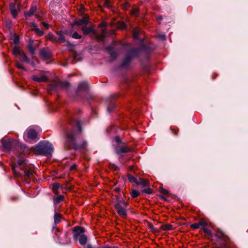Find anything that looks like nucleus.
Returning a JSON list of instances; mask_svg holds the SVG:
<instances>
[{
  "mask_svg": "<svg viewBox=\"0 0 248 248\" xmlns=\"http://www.w3.org/2000/svg\"><path fill=\"white\" fill-rule=\"evenodd\" d=\"M73 236L75 241H77L79 237L83 235L85 232V230L80 226H76L73 228Z\"/></svg>",
  "mask_w": 248,
  "mask_h": 248,
  "instance_id": "4",
  "label": "nucleus"
},
{
  "mask_svg": "<svg viewBox=\"0 0 248 248\" xmlns=\"http://www.w3.org/2000/svg\"><path fill=\"white\" fill-rule=\"evenodd\" d=\"M172 132H173V134H174V135L177 134V132L176 131L173 130V131H172Z\"/></svg>",
  "mask_w": 248,
  "mask_h": 248,
  "instance_id": "52",
  "label": "nucleus"
},
{
  "mask_svg": "<svg viewBox=\"0 0 248 248\" xmlns=\"http://www.w3.org/2000/svg\"><path fill=\"white\" fill-rule=\"evenodd\" d=\"M79 11H80V12H81V13H83V12H84L85 10H84V7L83 6V5L80 6V8H79Z\"/></svg>",
  "mask_w": 248,
  "mask_h": 248,
  "instance_id": "43",
  "label": "nucleus"
},
{
  "mask_svg": "<svg viewBox=\"0 0 248 248\" xmlns=\"http://www.w3.org/2000/svg\"><path fill=\"white\" fill-rule=\"evenodd\" d=\"M16 66L19 69H24V67L23 66V65L21 63H20L19 62H17L16 63Z\"/></svg>",
  "mask_w": 248,
  "mask_h": 248,
  "instance_id": "36",
  "label": "nucleus"
},
{
  "mask_svg": "<svg viewBox=\"0 0 248 248\" xmlns=\"http://www.w3.org/2000/svg\"><path fill=\"white\" fill-rule=\"evenodd\" d=\"M140 194V192L135 189L132 190L131 192V195L133 198L137 197Z\"/></svg>",
  "mask_w": 248,
  "mask_h": 248,
  "instance_id": "28",
  "label": "nucleus"
},
{
  "mask_svg": "<svg viewBox=\"0 0 248 248\" xmlns=\"http://www.w3.org/2000/svg\"><path fill=\"white\" fill-rule=\"evenodd\" d=\"M20 56V59L22 62H29V59L27 58V56L25 55V54L22 52L19 55Z\"/></svg>",
  "mask_w": 248,
  "mask_h": 248,
  "instance_id": "23",
  "label": "nucleus"
},
{
  "mask_svg": "<svg viewBox=\"0 0 248 248\" xmlns=\"http://www.w3.org/2000/svg\"><path fill=\"white\" fill-rule=\"evenodd\" d=\"M76 166L73 165L70 167V170H75L76 169Z\"/></svg>",
  "mask_w": 248,
  "mask_h": 248,
  "instance_id": "47",
  "label": "nucleus"
},
{
  "mask_svg": "<svg viewBox=\"0 0 248 248\" xmlns=\"http://www.w3.org/2000/svg\"><path fill=\"white\" fill-rule=\"evenodd\" d=\"M199 225L200 226V227L201 226L203 227V228H205L206 226H208V223L204 220H201L199 222Z\"/></svg>",
  "mask_w": 248,
  "mask_h": 248,
  "instance_id": "29",
  "label": "nucleus"
},
{
  "mask_svg": "<svg viewBox=\"0 0 248 248\" xmlns=\"http://www.w3.org/2000/svg\"><path fill=\"white\" fill-rule=\"evenodd\" d=\"M31 26L33 27V28H38L37 24L34 23H31Z\"/></svg>",
  "mask_w": 248,
  "mask_h": 248,
  "instance_id": "44",
  "label": "nucleus"
},
{
  "mask_svg": "<svg viewBox=\"0 0 248 248\" xmlns=\"http://www.w3.org/2000/svg\"><path fill=\"white\" fill-rule=\"evenodd\" d=\"M32 79L34 81L38 82H45L47 80V78L44 74H40L39 75H33L32 76Z\"/></svg>",
  "mask_w": 248,
  "mask_h": 248,
  "instance_id": "6",
  "label": "nucleus"
},
{
  "mask_svg": "<svg viewBox=\"0 0 248 248\" xmlns=\"http://www.w3.org/2000/svg\"><path fill=\"white\" fill-rule=\"evenodd\" d=\"M36 10V8L35 6H31L29 12L25 13V15L26 16H32Z\"/></svg>",
  "mask_w": 248,
  "mask_h": 248,
  "instance_id": "15",
  "label": "nucleus"
},
{
  "mask_svg": "<svg viewBox=\"0 0 248 248\" xmlns=\"http://www.w3.org/2000/svg\"><path fill=\"white\" fill-rule=\"evenodd\" d=\"M85 248H93L91 245L89 244L86 246V247ZM98 248H100V247H99Z\"/></svg>",
  "mask_w": 248,
  "mask_h": 248,
  "instance_id": "48",
  "label": "nucleus"
},
{
  "mask_svg": "<svg viewBox=\"0 0 248 248\" xmlns=\"http://www.w3.org/2000/svg\"><path fill=\"white\" fill-rule=\"evenodd\" d=\"M133 167L131 166V167H130V170H132V169H133Z\"/></svg>",
  "mask_w": 248,
  "mask_h": 248,
  "instance_id": "54",
  "label": "nucleus"
},
{
  "mask_svg": "<svg viewBox=\"0 0 248 248\" xmlns=\"http://www.w3.org/2000/svg\"><path fill=\"white\" fill-rule=\"evenodd\" d=\"M130 58L128 57H127L126 58H125V61H126L127 62H128L129 60H130Z\"/></svg>",
  "mask_w": 248,
  "mask_h": 248,
  "instance_id": "53",
  "label": "nucleus"
},
{
  "mask_svg": "<svg viewBox=\"0 0 248 248\" xmlns=\"http://www.w3.org/2000/svg\"><path fill=\"white\" fill-rule=\"evenodd\" d=\"M100 248H116L115 247H100Z\"/></svg>",
  "mask_w": 248,
  "mask_h": 248,
  "instance_id": "49",
  "label": "nucleus"
},
{
  "mask_svg": "<svg viewBox=\"0 0 248 248\" xmlns=\"http://www.w3.org/2000/svg\"><path fill=\"white\" fill-rule=\"evenodd\" d=\"M64 199V196L63 195H60L58 197H54L53 198V200L54 203H59L60 202H62Z\"/></svg>",
  "mask_w": 248,
  "mask_h": 248,
  "instance_id": "22",
  "label": "nucleus"
},
{
  "mask_svg": "<svg viewBox=\"0 0 248 248\" xmlns=\"http://www.w3.org/2000/svg\"><path fill=\"white\" fill-rule=\"evenodd\" d=\"M26 147V146L22 147V148H25Z\"/></svg>",
  "mask_w": 248,
  "mask_h": 248,
  "instance_id": "57",
  "label": "nucleus"
},
{
  "mask_svg": "<svg viewBox=\"0 0 248 248\" xmlns=\"http://www.w3.org/2000/svg\"><path fill=\"white\" fill-rule=\"evenodd\" d=\"M88 22V17H84L82 19H78L75 21V24L78 25H86Z\"/></svg>",
  "mask_w": 248,
  "mask_h": 248,
  "instance_id": "11",
  "label": "nucleus"
},
{
  "mask_svg": "<svg viewBox=\"0 0 248 248\" xmlns=\"http://www.w3.org/2000/svg\"><path fill=\"white\" fill-rule=\"evenodd\" d=\"M47 40L51 41L53 43H57L58 42V39L52 33L49 32L47 36Z\"/></svg>",
  "mask_w": 248,
  "mask_h": 248,
  "instance_id": "14",
  "label": "nucleus"
},
{
  "mask_svg": "<svg viewBox=\"0 0 248 248\" xmlns=\"http://www.w3.org/2000/svg\"><path fill=\"white\" fill-rule=\"evenodd\" d=\"M87 87V84L86 83L82 82L80 83V84L78 86V89L79 90H85L86 89Z\"/></svg>",
  "mask_w": 248,
  "mask_h": 248,
  "instance_id": "30",
  "label": "nucleus"
},
{
  "mask_svg": "<svg viewBox=\"0 0 248 248\" xmlns=\"http://www.w3.org/2000/svg\"><path fill=\"white\" fill-rule=\"evenodd\" d=\"M81 30L85 35H87L90 33H92L94 35L95 34V31L93 26H91L90 27L84 26L82 27Z\"/></svg>",
  "mask_w": 248,
  "mask_h": 248,
  "instance_id": "7",
  "label": "nucleus"
},
{
  "mask_svg": "<svg viewBox=\"0 0 248 248\" xmlns=\"http://www.w3.org/2000/svg\"><path fill=\"white\" fill-rule=\"evenodd\" d=\"M37 135V133L35 130L29 128L27 129L24 138L26 140H28V139L34 140L36 138Z\"/></svg>",
  "mask_w": 248,
  "mask_h": 248,
  "instance_id": "5",
  "label": "nucleus"
},
{
  "mask_svg": "<svg viewBox=\"0 0 248 248\" xmlns=\"http://www.w3.org/2000/svg\"><path fill=\"white\" fill-rule=\"evenodd\" d=\"M152 192V189L150 188H148L144 189L142 191V193H146V194H151Z\"/></svg>",
  "mask_w": 248,
  "mask_h": 248,
  "instance_id": "35",
  "label": "nucleus"
},
{
  "mask_svg": "<svg viewBox=\"0 0 248 248\" xmlns=\"http://www.w3.org/2000/svg\"><path fill=\"white\" fill-rule=\"evenodd\" d=\"M78 130L79 133L81 132V125L79 122H76V125L72 129V131L66 133L65 139L66 143L65 144V148H74L78 149L79 148H84L86 147L87 143L85 141H82L81 145L78 144V140H77V136L74 133L76 130Z\"/></svg>",
  "mask_w": 248,
  "mask_h": 248,
  "instance_id": "1",
  "label": "nucleus"
},
{
  "mask_svg": "<svg viewBox=\"0 0 248 248\" xmlns=\"http://www.w3.org/2000/svg\"><path fill=\"white\" fill-rule=\"evenodd\" d=\"M139 13V10L137 8H133L131 12V14L134 16H137Z\"/></svg>",
  "mask_w": 248,
  "mask_h": 248,
  "instance_id": "31",
  "label": "nucleus"
},
{
  "mask_svg": "<svg viewBox=\"0 0 248 248\" xmlns=\"http://www.w3.org/2000/svg\"><path fill=\"white\" fill-rule=\"evenodd\" d=\"M215 235L217 237L220 238V239H223L225 237L224 233L220 231H218L216 232L215 233Z\"/></svg>",
  "mask_w": 248,
  "mask_h": 248,
  "instance_id": "26",
  "label": "nucleus"
},
{
  "mask_svg": "<svg viewBox=\"0 0 248 248\" xmlns=\"http://www.w3.org/2000/svg\"><path fill=\"white\" fill-rule=\"evenodd\" d=\"M16 3H11L10 4V10L11 13L14 18H16L17 15V12L16 8Z\"/></svg>",
  "mask_w": 248,
  "mask_h": 248,
  "instance_id": "10",
  "label": "nucleus"
},
{
  "mask_svg": "<svg viewBox=\"0 0 248 248\" xmlns=\"http://www.w3.org/2000/svg\"><path fill=\"white\" fill-rule=\"evenodd\" d=\"M61 187V185L59 183H54L52 187V190L55 194H58V189Z\"/></svg>",
  "mask_w": 248,
  "mask_h": 248,
  "instance_id": "19",
  "label": "nucleus"
},
{
  "mask_svg": "<svg viewBox=\"0 0 248 248\" xmlns=\"http://www.w3.org/2000/svg\"><path fill=\"white\" fill-rule=\"evenodd\" d=\"M57 34L59 35L58 42L60 43H64L65 40L63 32L62 31H59L57 32Z\"/></svg>",
  "mask_w": 248,
  "mask_h": 248,
  "instance_id": "12",
  "label": "nucleus"
},
{
  "mask_svg": "<svg viewBox=\"0 0 248 248\" xmlns=\"http://www.w3.org/2000/svg\"><path fill=\"white\" fill-rule=\"evenodd\" d=\"M19 41V37L17 35H14V43L15 44L18 43Z\"/></svg>",
  "mask_w": 248,
  "mask_h": 248,
  "instance_id": "37",
  "label": "nucleus"
},
{
  "mask_svg": "<svg viewBox=\"0 0 248 248\" xmlns=\"http://www.w3.org/2000/svg\"><path fill=\"white\" fill-rule=\"evenodd\" d=\"M66 84L68 86V83H66Z\"/></svg>",
  "mask_w": 248,
  "mask_h": 248,
  "instance_id": "56",
  "label": "nucleus"
},
{
  "mask_svg": "<svg viewBox=\"0 0 248 248\" xmlns=\"http://www.w3.org/2000/svg\"><path fill=\"white\" fill-rule=\"evenodd\" d=\"M127 203L121 199L118 200L115 205V208L117 214L122 217L125 218L127 216L126 207Z\"/></svg>",
  "mask_w": 248,
  "mask_h": 248,
  "instance_id": "3",
  "label": "nucleus"
},
{
  "mask_svg": "<svg viewBox=\"0 0 248 248\" xmlns=\"http://www.w3.org/2000/svg\"><path fill=\"white\" fill-rule=\"evenodd\" d=\"M24 172L26 174H27L28 176L32 175L33 172V171L31 170H29L28 171H26V170L24 171Z\"/></svg>",
  "mask_w": 248,
  "mask_h": 248,
  "instance_id": "38",
  "label": "nucleus"
},
{
  "mask_svg": "<svg viewBox=\"0 0 248 248\" xmlns=\"http://www.w3.org/2000/svg\"><path fill=\"white\" fill-rule=\"evenodd\" d=\"M140 32H141V31H140V29H139L138 28L134 29L133 31V38L134 39H138L139 35L140 34Z\"/></svg>",
  "mask_w": 248,
  "mask_h": 248,
  "instance_id": "18",
  "label": "nucleus"
},
{
  "mask_svg": "<svg viewBox=\"0 0 248 248\" xmlns=\"http://www.w3.org/2000/svg\"><path fill=\"white\" fill-rule=\"evenodd\" d=\"M2 147L4 150L6 151L10 150L11 147V144L9 141H4L2 142Z\"/></svg>",
  "mask_w": 248,
  "mask_h": 248,
  "instance_id": "17",
  "label": "nucleus"
},
{
  "mask_svg": "<svg viewBox=\"0 0 248 248\" xmlns=\"http://www.w3.org/2000/svg\"><path fill=\"white\" fill-rule=\"evenodd\" d=\"M203 230L205 233H207L209 236H212V232L210 230L208 229L207 228H206L205 227L203 228Z\"/></svg>",
  "mask_w": 248,
  "mask_h": 248,
  "instance_id": "34",
  "label": "nucleus"
},
{
  "mask_svg": "<svg viewBox=\"0 0 248 248\" xmlns=\"http://www.w3.org/2000/svg\"><path fill=\"white\" fill-rule=\"evenodd\" d=\"M25 161L23 159H19L18 160V165L19 166H21L25 163Z\"/></svg>",
  "mask_w": 248,
  "mask_h": 248,
  "instance_id": "41",
  "label": "nucleus"
},
{
  "mask_svg": "<svg viewBox=\"0 0 248 248\" xmlns=\"http://www.w3.org/2000/svg\"><path fill=\"white\" fill-rule=\"evenodd\" d=\"M72 37L75 39H80L81 37V36L78 34L77 32H75L72 34Z\"/></svg>",
  "mask_w": 248,
  "mask_h": 248,
  "instance_id": "32",
  "label": "nucleus"
},
{
  "mask_svg": "<svg viewBox=\"0 0 248 248\" xmlns=\"http://www.w3.org/2000/svg\"><path fill=\"white\" fill-rule=\"evenodd\" d=\"M16 167V165L15 164H13L12 165V168L14 173H15V175L16 176H18V174L16 173V170H15Z\"/></svg>",
  "mask_w": 248,
  "mask_h": 248,
  "instance_id": "39",
  "label": "nucleus"
},
{
  "mask_svg": "<svg viewBox=\"0 0 248 248\" xmlns=\"http://www.w3.org/2000/svg\"><path fill=\"white\" fill-rule=\"evenodd\" d=\"M31 30L34 31L39 36H42L44 34V32L40 30L38 28H32Z\"/></svg>",
  "mask_w": 248,
  "mask_h": 248,
  "instance_id": "27",
  "label": "nucleus"
},
{
  "mask_svg": "<svg viewBox=\"0 0 248 248\" xmlns=\"http://www.w3.org/2000/svg\"><path fill=\"white\" fill-rule=\"evenodd\" d=\"M40 56L44 59H48L51 56V53L49 50L47 48L42 49L40 52Z\"/></svg>",
  "mask_w": 248,
  "mask_h": 248,
  "instance_id": "9",
  "label": "nucleus"
},
{
  "mask_svg": "<svg viewBox=\"0 0 248 248\" xmlns=\"http://www.w3.org/2000/svg\"><path fill=\"white\" fill-rule=\"evenodd\" d=\"M105 4L106 6H109V0H105Z\"/></svg>",
  "mask_w": 248,
  "mask_h": 248,
  "instance_id": "46",
  "label": "nucleus"
},
{
  "mask_svg": "<svg viewBox=\"0 0 248 248\" xmlns=\"http://www.w3.org/2000/svg\"><path fill=\"white\" fill-rule=\"evenodd\" d=\"M137 184L140 185L143 187H146L148 186V182L145 179L139 178Z\"/></svg>",
  "mask_w": 248,
  "mask_h": 248,
  "instance_id": "13",
  "label": "nucleus"
},
{
  "mask_svg": "<svg viewBox=\"0 0 248 248\" xmlns=\"http://www.w3.org/2000/svg\"><path fill=\"white\" fill-rule=\"evenodd\" d=\"M129 4L128 2H126L123 5L124 8L125 9L128 8L129 7Z\"/></svg>",
  "mask_w": 248,
  "mask_h": 248,
  "instance_id": "42",
  "label": "nucleus"
},
{
  "mask_svg": "<svg viewBox=\"0 0 248 248\" xmlns=\"http://www.w3.org/2000/svg\"><path fill=\"white\" fill-rule=\"evenodd\" d=\"M61 218L62 216L60 214L55 213L54 217L55 223L58 224L60 223L61 220Z\"/></svg>",
  "mask_w": 248,
  "mask_h": 248,
  "instance_id": "20",
  "label": "nucleus"
},
{
  "mask_svg": "<svg viewBox=\"0 0 248 248\" xmlns=\"http://www.w3.org/2000/svg\"><path fill=\"white\" fill-rule=\"evenodd\" d=\"M130 151V148L125 145H119L116 148V151L118 154L127 153Z\"/></svg>",
  "mask_w": 248,
  "mask_h": 248,
  "instance_id": "8",
  "label": "nucleus"
},
{
  "mask_svg": "<svg viewBox=\"0 0 248 248\" xmlns=\"http://www.w3.org/2000/svg\"><path fill=\"white\" fill-rule=\"evenodd\" d=\"M79 56L78 55H75L74 56V60H76V59H77V58Z\"/></svg>",
  "mask_w": 248,
  "mask_h": 248,
  "instance_id": "50",
  "label": "nucleus"
},
{
  "mask_svg": "<svg viewBox=\"0 0 248 248\" xmlns=\"http://www.w3.org/2000/svg\"><path fill=\"white\" fill-rule=\"evenodd\" d=\"M127 177H128V180L130 182H133V183H136V184L138 183V179L134 177L132 175H131V174H128L127 175Z\"/></svg>",
  "mask_w": 248,
  "mask_h": 248,
  "instance_id": "24",
  "label": "nucleus"
},
{
  "mask_svg": "<svg viewBox=\"0 0 248 248\" xmlns=\"http://www.w3.org/2000/svg\"><path fill=\"white\" fill-rule=\"evenodd\" d=\"M78 239L80 245H84L87 242V237L86 235L83 234L79 237Z\"/></svg>",
  "mask_w": 248,
  "mask_h": 248,
  "instance_id": "16",
  "label": "nucleus"
},
{
  "mask_svg": "<svg viewBox=\"0 0 248 248\" xmlns=\"http://www.w3.org/2000/svg\"><path fill=\"white\" fill-rule=\"evenodd\" d=\"M53 151L52 145L48 142L40 143L36 146L35 152L38 154L43 155L48 157L51 155Z\"/></svg>",
  "mask_w": 248,
  "mask_h": 248,
  "instance_id": "2",
  "label": "nucleus"
},
{
  "mask_svg": "<svg viewBox=\"0 0 248 248\" xmlns=\"http://www.w3.org/2000/svg\"><path fill=\"white\" fill-rule=\"evenodd\" d=\"M22 51L18 46H15L13 49V53L14 55H19Z\"/></svg>",
  "mask_w": 248,
  "mask_h": 248,
  "instance_id": "21",
  "label": "nucleus"
},
{
  "mask_svg": "<svg viewBox=\"0 0 248 248\" xmlns=\"http://www.w3.org/2000/svg\"><path fill=\"white\" fill-rule=\"evenodd\" d=\"M121 25L122 26H121V28H123L125 27V24L124 23H122Z\"/></svg>",
  "mask_w": 248,
  "mask_h": 248,
  "instance_id": "51",
  "label": "nucleus"
},
{
  "mask_svg": "<svg viewBox=\"0 0 248 248\" xmlns=\"http://www.w3.org/2000/svg\"><path fill=\"white\" fill-rule=\"evenodd\" d=\"M31 53H33V50H31Z\"/></svg>",
  "mask_w": 248,
  "mask_h": 248,
  "instance_id": "55",
  "label": "nucleus"
},
{
  "mask_svg": "<svg viewBox=\"0 0 248 248\" xmlns=\"http://www.w3.org/2000/svg\"><path fill=\"white\" fill-rule=\"evenodd\" d=\"M190 227L193 230H195V229H197L200 228V226H199L198 223H196L192 224L191 225Z\"/></svg>",
  "mask_w": 248,
  "mask_h": 248,
  "instance_id": "33",
  "label": "nucleus"
},
{
  "mask_svg": "<svg viewBox=\"0 0 248 248\" xmlns=\"http://www.w3.org/2000/svg\"><path fill=\"white\" fill-rule=\"evenodd\" d=\"M42 24L46 29H48L49 28V25L46 22H42Z\"/></svg>",
  "mask_w": 248,
  "mask_h": 248,
  "instance_id": "40",
  "label": "nucleus"
},
{
  "mask_svg": "<svg viewBox=\"0 0 248 248\" xmlns=\"http://www.w3.org/2000/svg\"><path fill=\"white\" fill-rule=\"evenodd\" d=\"M161 229L164 231L171 230L172 229V226L170 224H165L161 227Z\"/></svg>",
  "mask_w": 248,
  "mask_h": 248,
  "instance_id": "25",
  "label": "nucleus"
},
{
  "mask_svg": "<svg viewBox=\"0 0 248 248\" xmlns=\"http://www.w3.org/2000/svg\"><path fill=\"white\" fill-rule=\"evenodd\" d=\"M115 140L117 143H120L121 142V139L119 137H116L115 138Z\"/></svg>",
  "mask_w": 248,
  "mask_h": 248,
  "instance_id": "45",
  "label": "nucleus"
}]
</instances>
